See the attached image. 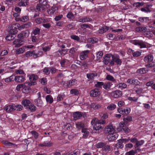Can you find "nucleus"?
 <instances>
[{
    "mask_svg": "<svg viewBox=\"0 0 155 155\" xmlns=\"http://www.w3.org/2000/svg\"><path fill=\"white\" fill-rule=\"evenodd\" d=\"M47 0H40L39 4L37 6V9L42 12L48 8L50 5L48 4Z\"/></svg>",
    "mask_w": 155,
    "mask_h": 155,
    "instance_id": "nucleus-1",
    "label": "nucleus"
},
{
    "mask_svg": "<svg viewBox=\"0 0 155 155\" xmlns=\"http://www.w3.org/2000/svg\"><path fill=\"white\" fill-rule=\"evenodd\" d=\"M91 124H94L93 126V128L96 130H99L101 128V124H103L105 123L104 120H99L97 119H93L91 122Z\"/></svg>",
    "mask_w": 155,
    "mask_h": 155,
    "instance_id": "nucleus-2",
    "label": "nucleus"
},
{
    "mask_svg": "<svg viewBox=\"0 0 155 155\" xmlns=\"http://www.w3.org/2000/svg\"><path fill=\"white\" fill-rule=\"evenodd\" d=\"M36 84L35 81L31 82H26L22 84V91L25 93H28L30 90V86L34 85Z\"/></svg>",
    "mask_w": 155,
    "mask_h": 155,
    "instance_id": "nucleus-3",
    "label": "nucleus"
},
{
    "mask_svg": "<svg viewBox=\"0 0 155 155\" xmlns=\"http://www.w3.org/2000/svg\"><path fill=\"white\" fill-rule=\"evenodd\" d=\"M114 62L117 64L120 65L122 63L121 60L119 58V56L115 55L112 56V60L110 62V64L112 65H114Z\"/></svg>",
    "mask_w": 155,
    "mask_h": 155,
    "instance_id": "nucleus-4",
    "label": "nucleus"
},
{
    "mask_svg": "<svg viewBox=\"0 0 155 155\" xmlns=\"http://www.w3.org/2000/svg\"><path fill=\"white\" fill-rule=\"evenodd\" d=\"M132 43L135 45L140 46V48H145L148 47L145 43L142 41L134 40L132 41Z\"/></svg>",
    "mask_w": 155,
    "mask_h": 155,
    "instance_id": "nucleus-5",
    "label": "nucleus"
},
{
    "mask_svg": "<svg viewBox=\"0 0 155 155\" xmlns=\"http://www.w3.org/2000/svg\"><path fill=\"white\" fill-rule=\"evenodd\" d=\"M9 34L6 36L5 39L8 41L12 40L15 37L14 35L17 33V30L12 29L9 31Z\"/></svg>",
    "mask_w": 155,
    "mask_h": 155,
    "instance_id": "nucleus-6",
    "label": "nucleus"
},
{
    "mask_svg": "<svg viewBox=\"0 0 155 155\" xmlns=\"http://www.w3.org/2000/svg\"><path fill=\"white\" fill-rule=\"evenodd\" d=\"M115 128L111 124H110L105 127V131L106 133L109 134L115 132Z\"/></svg>",
    "mask_w": 155,
    "mask_h": 155,
    "instance_id": "nucleus-7",
    "label": "nucleus"
},
{
    "mask_svg": "<svg viewBox=\"0 0 155 155\" xmlns=\"http://www.w3.org/2000/svg\"><path fill=\"white\" fill-rule=\"evenodd\" d=\"M118 137V134L116 132H114L109 134L107 136V138L109 141H114L117 139Z\"/></svg>",
    "mask_w": 155,
    "mask_h": 155,
    "instance_id": "nucleus-8",
    "label": "nucleus"
},
{
    "mask_svg": "<svg viewBox=\"0 0 155 155\" xmlns=\"http://www.w3.org/2000/svg\"><path fill=\"white\" fill-rule=\"evenodd\" d=\"M111 55L110 54H105L103 58V62L105 65H107L109 63H110V58Z\"/></svg>",
    "mask_w": 155,
    "mask_h": 155,
    "instance_id": "nucleus-9",
    "label": "nucleus"
},
{
    "mask_svg": "<svg viewBox=\"0 0 155 155\" xmlns=\"http://www.w3.org/2000/svg\"><path fill=\"white\" fill-rule=\"evenodd\" d=\"M77 83V81L75 79L70 81L69 82H64L63 83V85L64 87H71L75 84Z\"/></svg>",
    "mask_w": 155,
    "mask_h": 155,
    "instance_id": "nucleus-10",
    "label": "nucleus"
},
{
    "mask_svg": "<svg viewBox=\"0 0 155 155\" xmlns=\"http://www.w3.org/2000/svg\"><path fill=\"white\" fill-rule=\"evenodd\" d=\"M100 90L97 88H95L91 90L90 93L91 96L93 97H95L100 94Z\"/></svg>",
    "mask_w": 155,
    "mask_h": 155,
    "instance_id": "nucleus-11",
    "label": "nucleus"
},
{
    "mask_svg": "<svg viewBox=\"0 0 155 155\" xmlns=\"http://www.w3.org/2000/svg\"><path fill=\"white\" fill-rule=\"evenodd\" d=\"M111 95L114 98H117L120 97L122 95V92L119 90H117L112 92Z\"/></svg>",
    "mask_w": 155,
    "mask_h": 155,
    "instance_id": "nucleus-12",
    "label": "nucleus"
},
{
    "mask_svg": "<svg viewBox=\"0 0 155 155\" xmlns=\"http://www.w3.org/2000/svg\"><path fill=\"white\" fill-rule=\"evenodd\" d=\"M58 10V7L56 5H53L51 8L48 10V12L49 14L51 15H53L55 12H57Z\"/></svg>",
    "mask_w": 155,
    "mask_h": 155,
    "instance_id": "nucleus-13",
    "label": "nucleus"
},
{
    "mask_svg": "<svg viewBox=\"0 0 155 155\" xmlns=\"http://www.w3.org/2000/svg\"><path fill=\"white\" fill-rule=\"evenodd\" d=\"M89 52V51H88L86 50L83 51L81 52L80 54V59L83 60L87 58Z\"/></svg>",
    "mask_w": 155,
    "mask_h": 155,
    "instance_id": "nucleus-14",
    "label": "nucleus"
},
{
    "mask_svg": "<svg viewBox=\"0 0 155 155\" xmlns=\"http://www.w3.org/2000/svg\"><path fill=\"white\" fill-rule=\"evenodd\" d=\"M25 80V78L21 75L15 76V80L17 82L21 83L24 81Z\"/></svg>",
    "mask_w": 155,
    "mask_h": 155,
    "instance_id": "nucleus-15",
    "label": "nucleus"
},
{
    "mask_svg": "<svg viewBox=\"0 0 155 155\" xmlns=\"http://www.w3.org/2000/svg\"><path fill=\"white\" fill-rule=\"evenodd\" d=\"M36 54L35 51H28L25 54V56L26 57L28 58L31 56H33L34 58H36Z\"/></svg>",
    "mask_w": 155,
    "mask_h": 155,
    "instance_id": "nucleus-16",
    "label": "nucleus"
},
{
    "mask_svg": "<svg viewBox=\"0 0 155 155\" xmlns=\"http://www.w3.org/2000/svg\"><path fill=\"white\" fill-rule=\"evenodd\" d=\"M4 110L8 113H10L14 110L13 104L5 106V107Z\"/></svg>",
    "mask_w": 155,
    "mask_h": 155,
    "instance_id": "nucleus-17",
    "label": "nucleus"
},
{
    "mask_svg": "<svg viewBox=\"0 0 155 155\" xmlns=\"http://www.w3.org/2000/svg\"><path fill=\"white\" fill-rule=\"evenodd\" d=\"M124 123L123 122H121L119 123L118 124V127L117 128V131L119 132L120 131L123 132L126 131L124 129Z\"/></svg>",
    "mask_w": 155,
    "mask_h": 155,
    "instance_id": "nucleus-18",
    "label": "nucleus"
},
{
    "mask_svg": "<svg viewBox=\"0 0 155 155\" xmlns=\"http://www.w3.org/2000/svg\"><path fill=\"white\" fill-rule=\"evenodd\" d=\"M35 22L36 23L40 24L42 23H46L48 22L47 18H38L36 19Z\"/></svg>",
    "mask_w": 155,
    "mask_h": 155,
    "instance_id": "nucleus-19",
    "label": "nucleus"
},
{
    "mask_svg": "<svg viewBox=\"0 0 155 155\" xmlns=\"http://www.w3.org/2000/svg\"><path fill=\"white\" fill-rule=\"evenodd\" d=\"M22 42V41L20 39H17L15 40L13 42V44L15 45V48L18 47L22 45L21 43Z\"/></svg>",
    "mask_w": 155,
    "mask_h": 155,
    "instance_id": "nucleus-20",
    "label": "nucleus"
},
{
    "mask_svg": "<svg viewBox=\"0 0 155 155\" xmlns=\"http://www.w3.org/2000/svg\"><path fill=\"white\" fill-rule=\"evenodd\" d=\"M101 105L100 104L92 103L90 105V108L94 110H96L100 108L101 107Z\"/></svg>",
    "mask_w": 155,
    "mask_h": 155,
    "instance_id": "nucleus-21",
    "label": "nucleus"
},
{
    "mask_svg": "<svg viewBox=\"0 0 155 155\" xmlns=\"http://www.w3.org/2000/svg\"><path fill=\"white\" fill-rule=\"evenodd\" d=\"M91 21V18L87 17H84L80 18L78 20V21L81 22H87L90 21Z\"/></svg>",
    "mask_w": 155,
    "mask_h": 155,
    "instance_id": "nucleus-22",
    "label": "nucleus"
},
{
    "mask_svg": "<svg viewBox=\"0 0 155 155\" xmlns=\"http://www.w3.org/2000/svg\"><path fill=\"white\" fill-rule=\"evenodd\" d=\"M28 3L27 0H19L18 5L19 6H25L28 5Z\"/></svg>",
    "mask_w": 155,
    "mask_h": 155,
    "instance_id": "nucleus-23",
    "label": "nucleus"
},
{
    "mask_svg": "<svg viewBox=\"0 0 155 155\" xmlns=\"http://www.w3.org/2000/svg\"><path fill=\"white\" fill-rule=\"evenodd\" d=\"M97 75V74L96 73H90L87 74V77L89 80H92Z\"/></svg>",
    "mask_w": 155,
    "mask_h": 155,
    "instance_id": "nucleus-24",
    "label": "nucleus"
},
{
    "mask_svg": "<svg viewBox=\"0 0 155 155\" xmlns=\"http://www.w3.org/2000/svg\"><path fill=\"white\" fill-rule=\"evenodd\" d=\"M19 24L18 23H15L14 24L12 27V28H13V27L15 29H17L18 28V29L19 30H21L25 28V25H22L20 26L19 27Z\"/></svg>",
    "mask_w": 155,
    "mask_h": 155,
    "instance_id": "nucleus-25",
    "label": "nucleus"
},
{
    "mask_svg": "<svg viewBox=\"0 0 155 155\" xmlns=\"http://www.w3.org/2000/svg\"><path fill=\"white\" fill-rule=\"evenodd\" d=\"M21 104L25 107L26 109H28V107L31 104V102L29 100L25 99L22 101Z\"/></svg>",
    "mask_w": 155,
    "mask_h": 155,
    "instance_id": "nucleus-26",
    "label": "nucleus"
},
{
    "mask_svg": "<svg viewBox=\"0 0 155 155\" xmlns=\"http://www.w3.org/2000/svg\"><path fill=\"white\" fill-rule=\"evenodd\" d=\"M144 60L146 62H150L153 60V57L152 55L149 54L146 56Z\"/></svg>",
    "mask_w": 155,
    "mask_h": 155,
    "instance_id": "nucleus-27",
    "label": "nucleus"
},
{
    "mask_svg": "<svg viewBox=\"0 0 155 155\" xmlns=\"http://www.w3.org/2000/svg\"><path fill=\"white\" fill-rule=\"evenodd\" d=\"M82 116V114L80 112H77L73 114L74 119V120H76L79 119Z\"/></svg>",
    "mask_w": 155,
    "mask_h": 155,
    "instance_id": "nucleus-28",
    "label": "nucleus"
},
{
    "mask_svg": "<svg viewBox=\"0 0 155 155\" xmlns=\"http://www.w3.org/2000/svg\"><path fill=\"white\" fill-rule=\"evenodd\" d=\"M147 29L144 27H139L135 28V31H139L142 33H145Z\"/></svg>",
    "mask_w": 155,
    "mask_h": 155,
    "instance_id": "nucleus-29",
    "label": "nucleus"
},
{
    "mask_svg": "<svg viewBox=\"0 0 155 155\" xmlns=\"http://www.w3.org/2000/svg\"><path fill=\"white\" fill-rule=\"evenodd\" d=\"M82 132L83 134V137L84 138H87L89 135V132L88 130L85 128H82Z\"/></svg>",
    "mask_w": 155,
    "mask_h": 155,
    "instance_id": "nucleus-30",
    "label": "nucleus"
},
{
    "mask_svg": "<svg viewBox=\"0 0 155 155\" xmlns=\"http://www.w3.org/2000/svg\"><path fill=\"white\" fill-rule=\"evenodd\" d=\"M35 104L38 107H41L42 106L43 104L42 101L40 98H37L35 101Z\"/></svg>",
    "mask_w": 155,
    "mask_h": 155,
    "instance_id": "nucleus-31",
    "label": "nucleus"
},
{
    "mask_svg": "<svg viewBox=\"0 0 155 155\" xmlns=\"http://www.w3.org/2000/svg\"><path fill=\"white\" fill-rule=\"evenodd\" d=\"M109 29V27L107 26L102 27L98 31L99 33L100 34H102L107 31Z\"/></svg>",
    "mask_w": 155,
    "mask_h": 155,
    "instance_id": "nucleus-32",
    "label": "nucleus"
},
{
    "mask_svg": "<svg viewBox=\"0 0 155 155\" xmlns=\"http://www.w3.org/2000/svg\"><path fill=\"white\" fill-rule=\"evenodd\" d=\"M47 102L49 104H51L53 101V99L52 97L50 95H47L45 97Z\"/></svg>",
    "mask_w": 155,
    "mask_h": 155,
    "instance_id": "nucleus-33",
    "label": "nucleus"
},
{
    "mask_svg": "<svg viewBox=\"0 0 155 155\" xmlns=\"http://www.w3.org/2000/svg\"><path fill=\"white\" fill-rule=\"evenodd\" d=\"M149 6L152 7V5H147L146 7L141 8V11L145 12H150L151 11L150 8H149Z\"/></svg>",
    "mask_w": 155,
    "mask_h": 155,
    "instance_id": "nucleus-34",
    "label": "nucleus"
},
{
    "mask_svg": "<svg viewBox=\"0 0 155 155\" xmlns=\"http://www.w3.org/2000/svg\"><path fill=\"white\" fill-rule=\"evenodd\" d=\"M38 78V76L34 74L31 75L29 77V79L31 82L35 81Z\"/></svg>",
    "mask_w": 155,
    "mask_h": 155,
    "instance_id": "nucleus-35",
    "label": "nucleus"
},
{
    "mask_svg": "<svg viewBox=\"0 0 155 155\" xmlns=\"http://www.w3.org/2000/svg\"><path fill=\"white\" fill-rule=\"evenodd\" d=\"M25 47H22L19 49H17L15 51V53L16 54H19L23 53L25 51Z\"/></svg>",
    "mask_w": 155,
    "mask_h": 155,
    "instance_id": "nucleus-36",
    "label": "nucleus"
},
{
    "mask_svg": "<svg viewBox=\"0 0 155 155\" xmlns=\"http://www.w3.org/2000/svg\"><path fill=\"white\" fill-rule=\"evenodd\" d=\"M111 148L110 146L108 145H106L105 144L103 148V150L106 152H108L111 150Z\"/></svg>",
    "mask_w": 155,
    "mask_h": 155,
    "instance_id": "nucleus-37",
    "label": "nucleus"
},
{
    "mask_svg": "<svg viewBox=\"0 0 155 155\" xmlns=\"http://www.w3.org/2000/svg\"><path fill=\"white\" fill-rule=\"evenodd\" d=\"M14 110H22L23 107L21 105H15L13 104Z\"/></svg>",
    "mask_w": 155,
    "mask_h": 155,
    "instance_id": "nucleus-38",
    "label": "nucleus"
},
{
    "mask_svg": "<svg viewBox=\"0 0 155 155\" xmlns=\"http://www.w3.org/2000/svg\"><path fill=\"white\" fill-rule=\"evenodd\" d=\"M116 107V105L113 104H110L107 107V109L110 110H114Z\"/></svg>",
    "mask_w": 155,
    "mask_h": 155,
    "instance_id": "nucleus-39",
    "label": "nucleus"
},
{
    "mask_svg": "<svg viewBox=\"0 0 155 155\" xmlns=\"http://www.w3.org/2000/svg\"><path fill=\"white\" fill-rule=\"evenodd\" d=\"M127 86V85L124 83H120L118 84L117 87L121 89L126 88Z\"/></svg>",
    "mask_w": 155,
    "mask_h": 155,
    "instance_id": "nucleus-40",
    "label": "nucleus"
},
{
    "mask_svg": "<svg viewBox=\"0 0 155 155\" xmlns=\"http://www.w3.org/2000/svg\"><path fill=\"white\" fill-rule=\"evenodd\" d=\"M112 85V84L111 83H106L104 84L103 85V87L104 89L107 90L110 88Z\"/></svg>",
    "mask_w": 155,
    "mask_h": 155,
    "instance_id": "nucleus-41",
    "label": "nucleus"
},
{
    "mask_svg": "<svg viewBox=\"0 0 155 155\" xmlns=\"http://www.w3.org/2000/svg\"><path fill=\"white\" fill-rule=\"evenodd\" d=\"M144 143V141L143 140L137 141L136 143H135L134 147L135 148L138 147L139 146L142 145Z\"/></svg>",
    "mask_w": 155,
    "mask_h": 155,
    "instance_id": "nucleus-42",
    "label": "nucleus"
},
{
    "mask_svg": "<svg viewBox=\"0 0 155 155\" xmlns=\"http://www.w3.org/2000/svg\"><path fill=\"white\" fill-rule=\"evenodd\" d=\"M147 71L148 70H146L145 68H141L138 70L137 72L140 74H143L146 73Z\"/></svg>",
    "mask_w": 155,
    "mask_h": 155,
    "instance_id": "nucleus-43",
    "label": "nucleus"
},
{
    "mask_svg": "<svg viewBox=\"0 0 155 155\" xmlns=\"http://www.w3.org/2000/svg\"><path fill=\"white\" fill-rule=\"evenodd\" d=\"M105 143L103 142H99L97 143L95 145L96 147L98 148H103Z\"/></svg>",
    "mask_w": 155,
    "mask_h": 155,
    "instance_id": "nucleus-44",
    "label": "nucleus"
},
{
    "mask_svg": "<svg viewBox=\"0 0 155 155\" xmlns=\"http://www.w3.org/2000/svg\"><path fill=\"white\" fill-rule=\"evenodd\" d=\"M130 51H132L133 55L134 57H137L141 55V53L139 51H133L131 49H130Z\"/></svg>",
    "mask_w": 155,
    "mask_h": 155,
    "instance_id": "nucleus-45",
    "label": "nucleus"
},
{
    "mask_svg": "<svg viewBox=\"0 0 155 155\" xmlns=\"http://www.w3.org/2000/svg\"><path fill=\"white\" fill-rule=\"evenodd\" d=\"M51 71V68H45L44 69L43 72L45 74L48 75L50 73Z\"/></svg>",
    "mask_w": 155,
    "mask_h": 155,
    "instance_id": "nucleus-46",
    "label": "nucleus"
},
{
    "mask_svg": "<svg viewBox=\"0 0 155 155\" xmlns=\"http://www.w3.org/2000/svg\"><path fill=\"white\" fill-rule=\"evenodd\" d=\"M70 93L74 95H77L79 94V91L77 89H73L70 91Z\"/></svg>",
    "mask_w": 155,
    "mask_h": 155,
    "instance_id": "nucleus-47",
    "label": "nucleus"
},
{
    "mask_svg": "<svg viewBox=\"0 0 155 155\" xmlns=\"http://www.w3.org/2000/svg\"><path fill=\"white\" fill-rule=\"evenodd\" d=\"M132 120V118L131 116H128L126 117H125L123 118V120L125 122H130Z\"/></svg>",
    "mask_w": 155,
    "mask_h": 155,
    "instance_id": "nucleus-48",
    "label": "nucleus"
},
{
    "mask_svg": "<svg viewBox=\"0 0 155 155\" xmlns=\"http://www.w3.org/2000/svg\"><path fill=\"white\" fill-rule=\"evenodd\" d=\"M28 107V109H29L31 111H34L36 110V107L33 104H30Z\"/></svg>",
    "mask_w": 155,
    "mask_h": 155,
    "instance_id": "nucleus-49",
    "label": "nucleus"
},
{
    "mask_svg": "<svg viewBox=\"0 0 155 155\" xmlns=\"http://www.w3.org/2000/svg\"><path fill=\"white\" fill-rule=\"evenodd\" d=\"M104 85V83L102 82H97L95 84V86L96 87L101 88Z\"/></svg>",
    "mask_w": 155,
    "mask_h": 155,
    "instance_id": "nucleus-50",
    "label": "nucleus"
},
{
    "mask_svg": "<svg viewBox=\"0 0 155 155\" xmlns=\"http://www.w3.org/2000/svg\"><path fill=\"white\" fill-rule=\"evenodd\" d=\"M23 36V38H27L29 35V32L28 30H26L22 32Z\"/></svg>",
    "mask_w": 155,
    "mask_h": 155,
    "instance_id": "nucleus-51",
    "label": "nucleus"
},
{
    "mask_svg": "<svg viewBox=\"0 0 155 155\" xmlns=\"http://www.w3.org/2000/svg\"><path fill=\"white\" fill-rule=\"evenodd\" d=\"M77 127L78 129H80L83 127L84 126V124L81 122H78L76 124Z\"/></svg>",
    "mask_w": 155,
    "mask_h": 155,
    "instance_id": "nucleus-52",
    "label": "nucleus"
},
{
    "mask_svg": "<svg viewBox=\"0 0 155 155\" xmlns=\"http://www.w3.org/2000/svg\"><path fill=\"white\" fill-rule=\"evenodd\" d=\"M139 20L140 21L146 22L149 20V18L147 17L139 18Z\"/></svg>",
    "mask_w": 155,
    "mask_h": 155,
    "instance_id": "nucleus-53",
    "label": "nucleus"
},
{
    "mask_svg": "<svg viewBox=\"0 0 155 155\" xmlns=\"http://www.w3.org/2000/svg\"><path fill=\"white\" fill-rule=\"evenodd\" d=\"M106 79L107 80L110 81H115V79L112 76L110 75H107L106 77Z\"/></svg>",
    "mask_w": 155,
    "mask_h": 155,
    "instance_id": "nucleus-54",
    "label": "nucleus"
},
{
    "mask_svg": "<svg viewBox=\"0 0 155 155\" xmlns=\"http://www.w3.org/2000/svg\"><path fill=\"white\" fill-rule=\"evenodd\" d=\"M51 143L49 142H46L40 144V145L41 146L49 147L51 145Z\"/></svg>",
    "mask_w": 155,
    "mask_h": 155,
    "instance_id": "nucleus-55",
    "label": "nucleus"
},
{
    "mask_svg": "<svg viewBox=\"0 0 155 155\" xmlns=\"http://www.w3.org/2000/svg\"><path fill=\"white\" fill-rule=\"evenodd\" d=\"M97 39L95 38H91L89 39L88 41L92 43H94L97 42Z\"/></svg>",
    "mask_w": 155,
    "mask_h": 155,
    "instance_id": "nucleus-56",
    "label": "nucleus"
},
{
    "mask_svg": "<svg viewBox=\"0 0 155 155\" xmlns=\"http://www.w3.org/2000/svg\"><path fill=\"white\" fill-rule=\"evenodd\" d=\"M103 54V53L102 51H99L97 52V60H99L100 58H101Z\"/></svg>",
    "mask_w": 155,
    "mask_h": 155,
    "instance_id": "nucleus-57",
    "label": "nucleus"
},
{
    "mask_svg": "<svg viewBox=\"0 0 155 155\" xmlns=\"http://www.w3.org/2000/svg\"><path fill=\"white\" fill-rule=\"evenodd\" d=\"M67 17L68 18L70 19H73L74 18V16L73 14L71 12H69L68 13Z\"/></svg>",
    "mask_w": 155,
    "mask_h": 155,
    "instance_id": "nucleus-58",
    "label": "nucleus"
},
{
    "mask_svg": "<svg viewBox=\"0 0 155 155\" xmlns=\"http://www.w3.org/2000/svg\"><path fill=\"white\" fill-rule=\"evenodd\" d=\"M136 92L137 94H140L144 93L143 89L139 88L136 90Z\"/></svg>",
    "mask_w": 155,
    "mask_h": 155,
    "instance_id": "nucleus-59",
    "label": "nucleus"
},
{
    "mask_svg": "<svg viewBox=\"0 0 155 155\" xmlns=\"http://www.w3.org/2000/svg\"><path fill=\"white\" fill-rule=\"evenodd\" d=\"M31 133L32 135V136L35 138H38V133L34 131H32L31 132Z\"/></svg>",
    "mask_w": 155,
    "mask_h": 155,
    "instance_id": "nucleus-60",
    "label": "nucleus"
},
{
    "mask_svg": "<svg viewBox=\"0 0 155 155\" xmlns=\"http://www.w3.org/2000/svg\"><path fill=\"white\" fill-rule=\"evenodd\" d=\"M117 111L120 114L122 115L126 114L125 111L124 109L122 108H119L117 109Z\"/></svg>",
    "mask_w": 155,
    "mask_h": 155,
    "instance_id": "nucleus-61",
    "label": "nucleus"
},
{
    "mask_svg": "<svg viewBox=\"0 0 155 155\" xmlns=\"http://www.w3.org/2000/svg\"><path fill=\"white\" fill-rule=\"evenodd\" d=\"M71 38L73 39L78 41L79 40L80 38H79L77 35H72L71 36Z\"/></svg>",
    "mask_w": 155,
    "mask_h": 155,
    "instance_id": "nucleus-62",
    "label": "nucleus"
},
{
    "mask_svg": "<svg viewBox=\"0 0 155 155\" xmlns=\"http://www.w3.org/2000/svg\"><path fill=\"white\" fill-rule=\"evenodd\" d=\"M15 72L17 74H23L24 73V71L21 69L16 70Z\"/></svg>",
    "mask_w": 155,
    "mask_h": 155,
    "instance_id": "nucleus-63",
    "label": "nucleus"
},
{
    "mask_svg": "<svg viewBox=\"0 0 155 155\" xmlns=\"http://www.w3.org/2000/svg\"><path fill=\"white\" fill-rule=\"evenodd\" d=\"M135 152L134 150H131L126 153V155H134Z\"/></svg>",
    "mask_w": 155,
    "mask_h": 155,
    "instance_id": "nucleus-64",
    "label": "nucleus"
}]
</instances>
